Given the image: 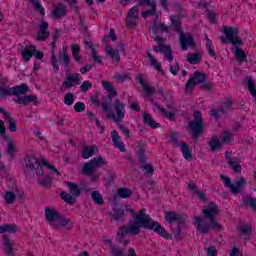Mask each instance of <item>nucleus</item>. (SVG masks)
<instances>
[{
    "instance_id": "56",
    "label": "nucleus",
    "mask_w": 256,
    "mask_h": 256,
    "mask_svg": "<svg viewBox=\"0 0 256 256\" xmlns=\"http://www.w3.org/2000/svg\"><path fill=\"white\" fill-rule=\"evenodd\" d=\"M9 131H11L12 133H15V131H17V124L15 123V121L11 120L9 122V126H8Z\"/></svg>"
},
{
    "instance_id": "51",
    "label": "nucleus",
    "mask_w": 256,
    "mask_h": 256,
    "mask_svg": "<svg viewBox=\"0 0 256 256\" xmlns=\"http://www.w3.org/2000/svg\"><path fill=\"white\" fill-rule=\"evenodd\" d=\"M60 59L64 65H67L70 61L69 55H67V48H63V55L60 56Z\"/></svg>"
},
{
    "instance_id": "5",
    "label": "nucleus",
    "mask_w": 256,
    "mask_h": 256,
    "mask_svg": "<svg viewBox=\"0 0 256 256\" xmlns=\"http://www.w3.org/2000/svg\"><path fill=\"white\" fill-rule=\"evenodd\" d=\"M237 35H239V28L224 26L221 41L223 43H231L233 45V53L237 61H245V59H247V54H245V52L240 48L243 47V40H241Z\"/></svg>"
},
{
    "instance_id": "16",
    "label": "nucleus",
    "mask_w": 256,
    "mask_h": 256,
    "mask_svg": "<svg viewBox=\"0 0 256 256\" xmlns=\"http://www.w3.org/2000/svg\"><path fill=\"white\" fill-rule=\"evenodd\" d=\"M2 249L4 253H7L8 255L15 253V241L4 237L2 241Z\"/></svg>"
},
{
    "instance_id": "26",
    "label": "nucleus",
    "mask_w": 256,
    "mask_h": 256,
    "mask_svg": "<svg viewBox=\"0 0 256 256\" xmlns=\"http://www.w3.org/2000/svg\"><path fill=\"white\" fill-rule=\"evenodd\" d=\"M179 147L182 151V155L186 161H192L193 155L191 154V150H189V146H187V143L182 142L179 144Z\"/></svg>"
},
{
    "instance_id": "24",
    "label": "nucleus",
    "mask_w": 256,
    "mask_h": 256,
    "mask_svg": "<svg viewBox=\"0 0 256 256\" xmlns=\"http://www.w3.org/2000/svg\"><path fill=\"white\" fill-rule=\"evenodd\" d=\"M86 49H88L91 53V57L94 61V63H101V57L97 55V51H95V47L93 46V43L86 41L85 42Z\"/></svg>"
},
{
    "instance_id": "40",
    "label": "nucleus",
    "mask_w": 256,
    "mask_h": 256,
    "mask_svg": "<svg viewBox=\"0 0 256 256\" xmlns=\"http://www.w3.org/2000/svg\"><path fill=\"white\" fill-rule=\"evenodd\" d=\"M29 3L33 5L34 9H36L42 17L45 15V8L41 6V2H39V0H29Z\"/></svg>"
},
{
    "instance_id": "59",
    "label": "nucleus",
    "mask_w": 256,
    "mask_h": 256,
    "mask_svg": "<svg viewBox=\"0 0 256 256\" xmlns=\"http://www.w3.org/2000/svg\"><path fill=\"white\" fill-rule=\"evenodd\" d=\"M177 71H179V64H174L170 67L172 75H177Z\"/></svg>"
},
{
    "instance_id": "23",
    "label": "nucleus",
    "mask_w": 256,
    "mask_h": 256,
    "mask_svg": "<svg viewBox=\"0 0 256 256\" xmlns=\"http://www.w3.org/2000/svg\"><path fill=\"white\" fill-rule=\"evenodd\" d=\"M112 141L114 143V146L119 149L122 153L125 152V145H123V141H121V136L117 133V131L112 132Z\"/></svg>"
},
{
    "instance_id": "45",
    "label": "nucleus",
    "mask_w": 256,
    "mask_h": 256,
    "mask_svg": "<svg viewBox=\"0 0 256 256\" xmlns=\"http://www.w3.org/2000/svg\"><path fill=\"white\" fill-rule=\"evenodd\" d=\"M92 199L96 205H103V196L99 194V192L94 191L92 192Z\"/></svg>"
},
{
    "instance_id": "46",
    "label": "nucleus",
    "mask_w": 256,
    "mask_h": 256,
    "mask_svg": "<svg viewBox=\"0 0 256 256\" xmlns=\"http://www.w3.org/2000/svg\"><path fill=\"white\" fill-rule=\"evenodd\" d=\"M118 196L122 197V199H126L127 197H131V190L127 188H120L118 189Z\"/></svg>"
},
{
    "instance_id": "7",
    "label": "nucleus",
    "mask_w": 256,
    "mask_h": 256,
    "mask_svg": "<svg viewBox=\"0 0 256 256\" xmlns=\"http://www.w3.org/2000/svg\"><path fill=\"white\" fill-rule=\"evenodd\" d=\"M220 179L223 182V184L230 189L231 193L233 195H237V193L241 192V189L243 187H247V179L244 177H240L235 180V185L231 183V178L227 177L225 174L220 175Z\"/></svg>"
},
{
    "instance_id": "33",
    "label": "nucleus",
    "mask_w": 256,
    "mask_h": 256,
    "mask_svg": "<svg viewBox=\"0 0 256 256\" xmlns=\"http://www.w3.org/2000/svg\"><path fill=\"white\" fill-rule=\"evenodd\" d=\"M146 57H148V59L150 61V65H152V67H154V69H156V71H159L160 75H163V70L161 69V64H159V62H157V60H155V57H153V55H151L150 53H147Z\"/></svg>"
},
{
    "instance_id": "10",
    "label": "nucleus",
    "mask_w": 256,
    "mask_h": 256,
    "mask_svg": "<svg viewBox=\"0 0 256 256\" xmlns=\"http://www.w3.org/2000/svg\"><path fill=\"white\" fill-rule=\"evenodd\" d=\"M114 107L116 114H106V117L113 119L114 121H116V123H119V121H121V119L125 117V105L121 103L119 99H116L114 102Z\"/></svg>"
},
{
    "instance_id": "54",
    "label": "nucleus",
    "mask_w": 256,
    "mask_h": 256,
    "mask_svg": "<svg viewBox=\"0 0 256 256\" xmlns=\"http://www.w3.org/2000/svg\"><path fill=\"white\" fill-rule=\"evenodd\" d=\"M93 87V84L90 81H84L80 86L81 91H89Z\"/></svg>"
},
{
    "instance_id": "9",
    "label": "nucleus",
    "mask_w": 256,
    "mask_h": 256,
    "mask_svg": "<svg viewBox=\"0 0 256 256\" xmlns=\"http://www.w3.org/2000/svg\"><path fill=\"white\" fill-rule=\"evenodd\" d=\"M106 164L107 162L105 161V159H103V157L101 156H98L96 158H93L89 163L83 166L82 173H84V175H91V173H93V171H95L97 167H103Z\"/></svg>"
},
{
    "instance_id": "12",
    "label": "nucleus",
    "mask_w": 256,
    "mask_h": 256,
    "mask_svg": "<svg viewBox=\"0 0 256 256\" xmlns=\"http://www.w3.org/2000/svg\"><path fill=\"white\" fill-rule=\"evenodd\" d=\"M190 129L193 131V137L197 138V135L203 131V118L201 117V113H194V120L190 123Z\"/></svg>"
},
{
    "instance_id": "1",
    "label": "nucleus",
    "mask_w": 256,
    "mask_h": 256,
    "mask_svg": "<svg viewBox=\"0 0 256 256\" xmlns=\"http://www.w3.org/2000/svg\"><path fill=\"white\" fill-rule=\"evenodd\" d=\"M171 23L172 26L170 28H167V26L161 22H155L152 26L154 41L158 43V46L154 47V51H156V53H163L168 61H173V55H171V47L163 43V38H161L162 34L175 31L180 37V45L183 51H187L188 47H195V40H193V37L189 34H183V30L181 29V18L172 16Z\"/></svg>"
},
{
    "instance_id": "19",
    "label": "nucleus",
    "mask_w": 256,
    "mask_h": 256,
    "mask_svg": "<svg viewBox=\"0 0 256 256\" xmlns=\"http://www.w3.org/2000/svg\"><path fill=\"white\" fill-rule=\"evenodd\" d=\"M137 81H138L139 85H141V87L144 91V94L149 96V95H151V93H153V88H151V86H149L147 84V78H145L143 75H138Z\"/></svg>"
},
{
    "instance_id": "57",
    "label": "nucleus",
    "mask_w": 256,
    "mask_h": 256,
    "mask_svg": "<svg viewBox=\"0 0 256 256\" xmlns=\"http://www.w3.org/2000/svg\"><path fill=\"white\" fill-rule=\"evenodd\" d=\"M52 66L57 71L59 69V63L57 62V57H55V53H52Z\"/></svg>"
},
{
    "instance_id": "44",
    "label": "nucleus",
    "mask_w": 256,
    "mask_h": 256,
    "mask_svg": "<svg viewBox=\"0 0 256 256\" xmlns=\"http://www.w3.org/2000/svg\"><path fill=\"white\" fill-rule=\"evenodd\" d=\"M247 85H248V91L252 95L254 99H256V88H255V82L253 80L248 79L247 80Z\"/></svg>"
},
{
    "instance_id": "30",
    "label": "nucleus",
    "mask_w": 256,
    "mask_h": 256,
    "mask_svg": "<svg viewBox=\"0 0 256 256\" xmlns=\"http://www.w3.org/2000/svg\"><path fill=\"white\" fill-rule=\"evenodd\" d=\"M144 123L152 129H159V127H161V124L154 121L153 117L147 113H144Z\"/></svg>"
},
{
    "instance_id": "18",
    "label": "nucleus",
    "mask_w": 256,
    "mask_h": 256,
    "mask_svg": "<svg viewBox=\"0 0 256 256\" xmlns=\"http://www.w3.org/2000/svg\"><path fill=\"white\" fill-rule=\"evenodd\" d=\"M16 101L17 103H20V105H29V103L37 105V103H39V100L35 95H25L22 97H18Z\"/></svg>"
},
{
    "instance_id": "41",
    "label": "nucleus",
    "mask_w": 256,
    "mask_h": 256,
    "mask_svg": "<svg viewBox=\"0 0 256 256\" xmlns=\"http://www.w3.org/2000/svg\"><path fill=\"white\" fill-rule=\"evenodd\" d=\"M221 138V142L223 143H231V141H233V136L231 135V132L225 130L221 133L220 135Z\"/></svg>"
},
{
    "instance_id": "25",
    "label": "nucleus",
    "mask_w": 256,
    "mask_h": 256,
    "mask_svg": "<svg viewBox=\"0 0 256 256\" xmlns=\"http://www.w3.org/2000/svg\"><path fill=\"white\" fill-rule=\"evenodd\" d=\"M36 48L35 46H27L22 50V59L24 61H30L33 54H35Z\"/></svg>"
},
{
    "instance_id": "22",
    "label": "nucleus",
    "mask_w": 256,
    "mask_h": 256,
    "mask_svg": "<svg viewBox=\"0 0 256 256\" xmlns=\"http://www.w3.org/2000/svg\"><path fill=\"white\" fill-rule=\"evenodd\" d=\"M49 27V24L47 22L40 23V31L38 32V41H45L49 37V32L47 31V28Z\"/></svg>"
},
{
    "instance_id": "58",
    "label": "nucleus",
    "mask_w": 256,
    "mask_h": 256,
    "mask_svg": "<svg viewBox=\"0 0 256 256\" xmlns=\"http://www.w3.org/2000/svg\"><path fill=\"white\" fill-rule=\"evenodd\" d=\"M91 69H93L92 65H86L80 69V72L82 73V75H85V73H89Z\"/></svg>"
},
{
    "instance_id": "48",
    "label": "nucleus",
    "mask_w": 256,
    "mask_h": 256,
    "mask_svg": "<svg viewBox=\"0 0 256 256\" xmlns=\"http://www.w3.org/2000/svg\"><path fill=\"white\" fill-rule=\"evenodd\" d=\"M65 105H73L75 103V95L68 93L64 96Z\"/></svg>"
},
{
    "instance_id": "34",
    "label": "nucleus",
    "mask_w": 256,
    "mask_h": 256,
    "mask_svg": "<svg viewBox=\"0 0 256 256\" xmlns=\"http://www.w3.org/2000/svg\"><path fill=\"white\" fill-rule=\"evenodd\" d=\"M17 231V226L13 224H2L0 225V234L3 233H15Z\"/></svg>"
},
{
    "instance_id": "53",
    "label": "nucleus",
    "mask_w": 256,
    "mask_h": 256,
    "mask_svg": "<svg viewBox=\"0 0 256 256\" xmlns=\"http://www.w3.org/2000/svg\"><path fill=\"white\" fill-rule=\"evenodd\" d=\"M142 169L146 175H151L153 173V166L151 164H144L142 165Z\"/></svg>"
},
{
    "instance_id": "64",
    "label": "nucleus",
    "mask_w": 256,
    "mask_h": 256,
    "mask_svg": "<svg viewBox=\"0 0 256 256\" xmlns=\"http://www.w3.org/2000/svg\"><path fill=\"white\" fill-rule=\"evenodd\" d=\"M127 256H137V253L135 252V249L130 248V249L128 250Z\"/></svg>"
},
{
    "instance_id": "14",
    "label": "nucleus",
    "mask_w": 256,
    "mask_h": 256,
    "mask_svg": "<svg viewBox=\"0 0 256 256\" xmlns=\"http://www.w3.org/2000/svg\"><path fill=\"white\" fill-rule=\"evenodd\" d=\"M203 81H205V74L196 72L194 74V77L188 80L186 84V92L191 93V91H193V87H195L199 83H203Z\"/></svg>"
},
{
    "instance_id": "63",
    "label": "nucleus",
    "mask_w": 256,
    "mask_h": 256,
    "mask_svg": "<svg viewBox=\"0 0 256 256\" xmlns=\"http://www.w3.org/2000/svg\"><path fill=\"white\" fill-rule=\"evenodd\" d=\"M248 205H250V207H252L256 210V199L255 198H250L248 200Z\"/></svg>"
},
{
    "instance_id": "52",
    "label": "nucleus",
    "mask_w": 256,
    "mask_h": 256,
    "mask_svg": "<svg viewBox=\"0 0 256 256\" xmlns=\"http://www.w3.org/2000/svg\"><path fill=\"white\" fill-rule=\"evenodd\" d=\"M74 110L77 111V113H83V111H85V104L83 102L75 103Z\"/></svg>"
},
{
    "instance_id": "62",
    "label": "nucleus",
    "mask_w": 256,
    "mask_h": 256,
    "mask_svg": "<svg viewBox=\"0 0 256 256\" xmlns=\"http://www.w3.org/2000/svg\"><path fill=\"white\" fill-rule=\"evenodd\" d=\"M5 122H3V120H0V135H5Z\"/></svg>"
},
{
    "instance_id": "17",
    "label": "nucleus",
    "mask_w": 256,
    "mask_h": 256,
    "mask_svg": "<svg viewBox=\"0 0 256 256\" xmlns=\"http://www.w3.org/2000/svg\"><path fill=\"white\" fill-rule=\"evenodd\" d=\"M124 46L122 44H120L118 46L117 50H114L113 48H111V46H106V55H108L109 58L112 59V61H119L120 57H119V51H123Z\"/></svg>"
},
{
    "instance_id": "43",
    "label": "nucleus",
    "mask_w": 256,
    "mask_h": 256,
    "mask_svg": "<svg viewBox=\"0 0 256 256\" xmlns=\"http://www.w3.org/2000/svg\"><path fill=\"white\" fill-rule=\"evenodd\" d=\"M60 197L65 203H68L69 205H72V203H75V198H73L69 193L67 192H61Z\"/></svg>"
},
{
    "instance_id": "60",
    "label": "nucleus",
    "mask_w": 256,
    "mask_h": 256,
    "mask_svg": "<svg viewBox=\"0 0 256 256\" xmlns=\"http://www.w3.org/2000/svg\"><path fill=\"white\" fill-rule=\"evenodd\" d=\"M230 256H241V252L239 251V248L233 247L230 253Z\"/></svg>"
},
{
    "instance_id": "61",
    "label": "nucleus",
    "mask_w": 256,
    "mask_h": 256,
    "mask_svg": "<svg viewBox=\"0 0 256 256\" xmlns=\"http://www.w3.org/2000/svg\"><path fill=\"white\" fill-rule=\"evenodd\" d=\"M170 139H171V141H173V143H176L177 139H179V134L177 132H172L170 134Z\"/></svg>"
},
{
    "instance_id": "55",
    "label": "nucleus",
    "mask_w": 256,
    "mask_h": 256,
    "mask_svg": "<svg viewBox=\"0 0 256 256\" xmlns=\"http://www.w3.org/2000/svg\"><path fill=\"white\" fill-rule=\"evenodd\" d=\"M207 256H217V248L214 246H210L206 248Z\"/></svg>"
},
{
    "instance_id": "38",
    "label": "nucleus",
    "mask_w": 256,
    "mask_h": 256,
    "mask_svg": "<svg viewBox=\"0 0 256 256\" xmlns=\"http://www.w3.org/2000/svg\"><path fill=\"white\" fill-rule=\"evenodd\" d=\"M188 63H191L192 65H197V63L201 62V55L197 53H191L187 56Z\"/></svg>"
},
{
    "instance_id": "50",
    "label": "nucleus",
    "mask_w": 256,
    "mask_h": 256,
    "mask_svg": "<svg viewBox=\"0 0 256 256\" xmlns=\"http://www.w3.org/2000/svg\"><path fill=\"white\" fill-rule=\"evenodd\" d=\"M15 151H16L15 144L13 142H8V146H7L8 155H10V157H14Z\"/></svg>"
},
{
    "instance_id": "20",
    "label": "nucleus",
    "mask_w": 256,
    "mask_h": 256,
    "mask_svg": "<svg viewBox=\"0 0 256 256\" xmlns=\"http://www.w3.org/2000/svg\"><path fill=\"white\" fill-rule=\"evenodd\" d=\"M79 74L74 75H68L67 78L64 81L65 87H75L76 85H79L80 83Z\"/></svg>"
},
{
    "instance_id": "31",
    "label": "nucleus",
    "mask_w": 256,
    "mask_h": 256,
    "mask_svg": "<svg viewBox=\"0 0 256 256\" xmlns=\"http://www.w3.org/2000/svg\"><path fill=\"white\" fill-rule=\"evenodd\" d=\"M98 151L99 148H97V146H88L84 148L82 157L84 159H89V157H93V155H95V153H98Z\"/></svg>"
},
{
    "instance_id": "42",
    "label": "nucleus",
    "mask_w": 256,
    "mask_h": 256,
    "mask_svg": "<svg viewBox=\"0 0 256 256\" xmlns=\"http://www.w3.org/2000/svg\"><path fill=\"white\" fill-rule=\"evenodd\" d=\"M79 45L73 44L72 45V57L77 61L78 63H81V55L79 54Z\"/></svg>"
},
{
    "instance_id": "2",
    "label": "nucleus",
    "mask_w": 256,
    "mask_h": 256,
    "mask_svg": "<svg viewBox=\"0 0 256 256\" xmlns=\"http://www.w3.org/2000/svg\"><path fill=\"white\" fill-rule=\"evenodd\" d=\"M134 220H131L128 225L123 226L117 233V240L121 241L125 235H139L141 229H152L154 233H157L163 239L169 240L173 238V235L169 233L161 224L157 221H153L145 209H141L137 214L133 210H130Z\"/></svg>"
},
{
    "instance_id": "6",
    "label": "nucleus",
    "mask_w": 256,
    "mask_h": 256,
    "mask_svg": "<svg viewBox=\"0 0 256 256\" xmlns=\"http://www.w3.org/2000/svg\"><path fill=\"white\" fill-rule=\"evenodd\" d=\"M164 219L169 223L173 235L179 238L181 235V229H183V218L181 215L168 211L164 213Z\"/></svg>"
},
{
    "instance_id": "35",
    "label": "nucleus",
    "mask_w": 256,
    "mask_h": 256,
    "mask_svg": "<svg viewBox=\"0 0 256 256\" xmlns=\"http://www.w3.org/2000/svg\"><path fill=\"white\" fill-rule=\"evenodd\" d=\"M65 185L67 189L70 190L72 197H78L80 190L77 185H75L73 182H66Z\"/></svg>"
},
{
    "instance_id": "3",
    "label": "nucleus",
    "mask_w": 256,
    "mask_h": 256,
    "mask_svg": "<svg viewBox=\"0 0 256 256\" xmlns=\"http://www.w3.org/2000/svg\"><path fill=\"white\" fill-rule=\"evenodd\" d=\"M21 165L23 169H33L38 177V182L44 187L51 185V176L55 177V175H59V171L49 164V162L45 160L39 162V159L33 156L24 157L21 160Z\"/></svg>"
},
{
    "instance_id": "49",
    "label": "nucleus",
    "mask_w": 256,
    "mask_h": 256,
    "mask_svg": "<svg viewBox=\"0 0 256 256\" xmlns=\"http://www.w3.org/2000/svg\"><path fill=\"white\" fill-rule=\"evenodd\" d=\"M109 39H111L112 43L115 41V30L111 29L109 36L105 37L103 40L104 45H109Z\"/></svg>"
},
{
    "instance_id": "37",
    "label": "nucleus",
    "mask_w": 256,
    "mask_h": 256,
    "mask_svg": "<svg viewBox=\"0 0 256 256\" xmlns=\"http://www.w3.org/2000/svg\"><path fill=\"white\" fill-rule=\"evenodd\" d=\"M206 38V48L210 56L213 57V59H217V54L215 53V49L213 48V42L207 35H205Z\"/></svg>"
},
{
    "instance_id": "28",
    "label": "nucleus",
    "mask_w": 256,
    "mask_h": 256,
    "mask_svg": "<svg viewBox=\"0 0 256 256\" xmlns=\"http://www.w3.org/2000/svg\"><path fill=\"white\" fill-rule=\"evenodd\" d=\"M102 87L108 91V101H111L113 97H117V91L111 86V83L104 81L102 82Z\"/></svg>"
},
{
    "instance_id": "8",
    "label": "nucleus",
    "mask_w": 256,
    "mask_h": 256,
    "mask_svg": "<svg viewBox=\"0 0 256 256\" xmlns=\"http://www.w3.org/2000/svg\"><path fill=\"white\" fill-rule=\"evenodd\" d=\"M29 91V88L27 87L26 84H22L20 86H15V87H9L5 83V81L0 82V95L5 96V95H25Z\"/></svg>"
},
{
    "instance_id": "47",
    "label": "nucleus",
    "mask_w": 256,
    "mask_h": 256,
    "mask_svg": "<svg viewBox=\"0 0 256 256\" xmlns=\"http://www.w3.org/2000/svg\"><path fill=\"white\" fill-rule=\"evenodd\" d=\"M4 200L8 204L14 203V201H15V193H13L12 191L6 192L4 194Z\"/></svg>"
},
{
    "instance_id": "13",
    "label": "nucleus",
    "mask_w": 256,
    "mask_h": 256,
    "mask_svg": "<svg viewBox=\"0 0 256 256\" xmlns=\"http://www.w3.org/2000/svg\"><path fill=\"white\" fill-rule=\"evenodd\" d=\"M131 0H122V3L124 5H127L130 3ZM140 5H147V7L150 9L148 11L142 12V17L144 19H147V17H151V15H155V2L153 0H138Z\"/></svg>"
},
{
    "instance_id": "27",
    "label": "nucleus",
    "mask_w": 256,
    "mask_h": 256,
    "mask_svg": "<svg viewBox=\"0 0 256 256\" xmlns=\"http://www.w3.org/2000/svg\"><path fill=\"white\" fill-rule=\"evenodd\" d=\"M104 245H106V247H109L111 255L123 256V250L117 248L116 246H113V244L111 243V240L109 239L105 240Z\"/></svg>"
},
{
    "instance_id": "21",
    "label": "nucleus",
    "mask_w": 256,
    "mask_h": 256,
    "mask_svg": "<svg viewBox=\"0 0 256 256\" xmlns=\"http://www.w3.org/2000/svg\"><path fill=\"white\" fill-rule=\"evenodd\" d=\"M73 222L69 220V218H65L63 216L60 217V220L56 224L54 229H72Z\"/></svg>"
},
{
    "instance_id": "32",
    "label": "nucleus",
    "mask_w": 256,
    "mask_h": 256,
    "mask_svg": "<svg viewBox=\"0 0 256 256\" xmlns=\"http://www.w3.org/2000/svg\"><path fill=\"white\" fill-rule=\"evenodd\" d=\"M153 109L154 111H158L160 115H162L163 117H166L167 119H173L174 117L172 112L165 111L163 108H161V106H159V104H153Z\"/></svg>"
},
{
    "instance_id": "11",
    "label": "nucleus",
    "mask_w": 256,
    "mask_h": 256,
    "mask_svg": "<svg viewBox=\"0 0 256 256\" xmlns=\"http://www.w3.org/2000/svg\"><path fill=\"white\" fill-rule=\"evenodd\" d=\"M45 216L46 220L51 225L53 229L57 226L59 223L61 216L59 215V212L55 210L54 208H46L45 209Z\"/></svg>"
},
{
    "instance_id": "36",
    "label": "nucleus",
    "mask_w": 256,
    "mask_h": 256,
    "mask_svg": "<svg viewBox=\"0 0 256 256\" xmlns=\"http://www.w3.org/2000/svg\"><path fill=\"white\" fill-rule=\"evenodd\" d=\"M229 167L234 171V173H237V175H241L242 167L241 163L235 161V160H228Z\"/></svg>"
},
{
    "instance_id": "39",
    "label": "nucleus",
    "mask_w": 256,
    "mask_h": 256,
    "mask_svg": "<svg viewBox=\"0 0 256 256\" xmlns=\"http://www.w3.org/2000/svg\"><path fill=\"white\" fill-rule=\"evenodd\" d=\"M66 11L67 9L65 8V6L58 5L53 11V17L59 19V17H63V15H65Z\"/></svg>"
},
{
    "instance_id": "4",
    "label": "nucleus",
    "mask_w": 256,
    "mask_h": 256,
    "mask_svg": "<svg viewBox=\"0 0 256 256\" xmlns=\"http://www.w3.org/2000/svg\"><path fill=\"white\" fill-rule=\"evenodd\" d=\"M203 215L206 219H209L210 222L209 224H205L203 223V218L196 216L194 218V225L197 231L200 233H208L211 231V229L216 231H221V229H223V226H221V224L215 220V217L219 215V208L217 205H215V203H208L203 209Z\"/></svg>"
},
{
    "instance_id": "29",
    "label": "nucleus",
    "mask_w": 256,
    "mask_h": 256,
    "mask_svg": "<svg viewBox=\"0 0 256 256\" xmlns=\"http://www.w3.org/2000/svg\"><path fill=\"white\" fill-rule=\"evenodd\" d=\"M208 145L211 151H219V149L223 147V142L217 137H212V139L208 142Z\"/></svg>"
},
{
    "instance_id": "15",
    "label": "nucleus",
    "mask_w": 256,
    "mask_h": 256,
    "mask_svg": "<svg viewBox=\"0 0 256 256\" xmlns=\"http://www.w3.org/2000/svg\"><path fill=\"white\" fill-rule=\"evenodd\" d=\"M137 17H139V7L134 6L128 11L127 27L133 29L137 25Z\"/></svg>"
}]
</instances>
